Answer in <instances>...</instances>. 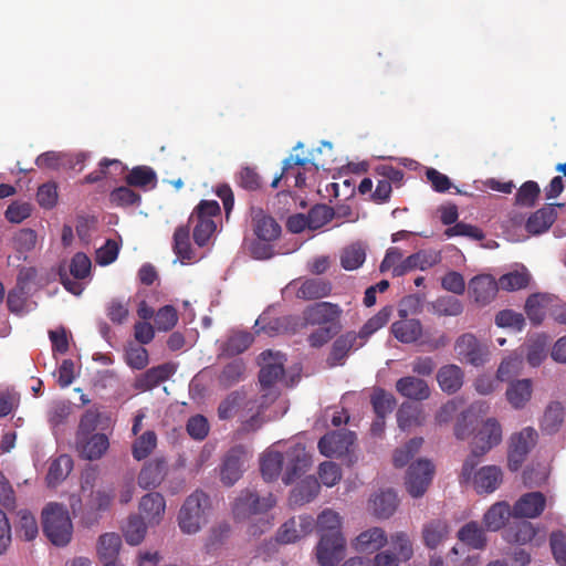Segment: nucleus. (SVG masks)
Listing matches in <instances>:
<instances>
[{"label":"nucleus","instance_id":"nucleus-25","mask_svg":"<svg viewBox=\"0 0 566 566\" xmlns=\"http://www.w3.org/2000/svg\"><path fill=\"white\" fill-rule=\"evenodd\" d=\"M396 390L402 397L421 401L430 397V388L426 380L415 376H406L397 380Z\"/></svg>","mask_w":566,"mask_h":566},{"label":"nucleus","instance_id":"nucleus-50","mask_svg":"<svg viewBox=\"0 0 566 566\" xmlns=\"http://www.w3.org/2000/svg\"><path fill=\"white\" fill-rule=\"evenodd\" d=\"M391 313L392 308L390 306H385L377 314L370 317L358 332L360 339L366 343L370 335H373L388 323Z\"/></svg>","mask_w":566,"mask_h":566},{"label":"nucleus","instance_id":"nucleus-61","mask_svg":"<svg viewBox=\"0 0 566 566\" xmlns=\"http://www.w3.org/2000/svg\"><path fill=\"white\" fill-rule=\"evenodd\" d=\"M541 189L536 181H525L515 195L516 205L533 207L539 196Z\"/></svg>","mask_w":566,"mask_h":566},{"label":"nucleus","instance_id":"nucleus-26","mask_svg":"<svg viewBox=\"0 0 566 566\" xmlns=\"http://www.w3.org/2000/svg\"><path fill=\"white\" fill-rule=\"evenodd\" d=\"M166 501L163 494L158 492H150L145 494L139 502V511L143 520H147L148 523L158 524L165 513Z\"/></svg>","mask_w":566,"mask_h":566},{"label":"nucleus","instance_id":"nucleus-10","mask_svg":"<svg viewBox=\"0 0 566 566\" xmlns=\"http://www.w3.org/2000/svg\"><path fill=\"white\" fill-rule=\"evenodd\" d=\"M356 434L349 430H336L324 434L318 441L319 452L327 457H342L350 451Z\"/></svg>","mask_w":566,"mask_h":566},{"label":"nucleus","instance_id":"nucleus-13","mask_svg":"<svg viewBox=\"0 0 566 566\" xmlns=\"http://www.w3.org/2000/svg\"><path fill=\"white\" fill-rule=\"evenodd\" d=\"M247 458L243 446H234L227 452L220 472L224 485L232 486L241 478Z\"/></svg>","mask_w":566,"mask_h":566},{"label":"nucleus","instance_id":"nucleus-38","mask_svg":"<svg viewBox=\"0 0 566 566\" xmlns=\"http://www.w3.org/2000/svg\"><path fill=\"white\" fill-rule=\"evenodd\" d=\"M505 395L513 408L521 409L532 397V381L530 379L511 381Z\"/></svg>","mask_w":566,"mask_h":566},{"label":"nucleus","instance_id":"nucleus-14","mask_svg":"<svg viewBox=\"0 0 566 566\" xmlns=\"http://www.w3.org/2000/svg\"><path fill=\"white\" fill-rule=\"evenodd\" d=\"M262 367L259 373V381L262 388H271L284 376V355L265 350L260 355Z\"/></svg>","mask_w":566,"mask_h":566},{"label":"nucleus","instance_id":"nucleus-28","mask_svg":"<svg viewBox=\"0 0 566 566\" xmlns=\"http://www.w3.org/2000/svg\"><path fill=\"white\" fill-rule=\"evenodd\" d=\"M502 478V470L499 467L485 465L474 474L473 484L478 493H491L499 488Z\"/></svg>","mask_w":566,"mask_h":566},{"label":"nucleus","instance_id":"nucleus-45","mask_svg":"<svg viewBox=\"0 0 566 566\" xmlns=\"http://www.w3.org/2000/svg\"><path fill=\"white\" fill-rule=\"evenodd\" d=\"M122 547V538L116 533H105L99 536L97 555L101 560L117 559Z\"/></svg>","mask_w":566,"mask_h":566},{"label":"nucleus","instance_id":"nucleus-41","mask_svg":"<svg viewBox=\"0 0 566 566\" xmlns=\"http://www.w3.org/2000/svg\"><path fill=\"white\" fill-rule=\"evenodd\" d=\"M548 301L547 294L544 293H533L526 298L524 310L533 325L537 326L544 321Z\"/></svg>","mask_w":566,"mask_h":566},{"label":"nucleus","instance_id":"nucleus-33","mask_svg":"<svg viewBox=\"0 0 566 566\" xmlns=\"http://www.w3.org/2000/svg\"><path fill=\"white\" fill-rule=\"evenodd\" d=\"M281 231V226L270 216L260 212L253 218V232L259 239L274 242L280 238Z\"/></svg>","mask_w":566,"mask_h":566},{"label":"nucleus","instance_id":"nucleus-55","mask_svg":"<svg viewBox=\"0 0 566 566\" xmlns=\"http://www.w3.org/2000/svg\"><path fill=\"white\" fill-rule=\"evenodd\" d=\"M140 200V195L130 189L129 186L117 187L109 193V201L116 207L138 206Z\"/></svg>","mask_w":566,"mask_h":566},{"label":"nucleus","instance_id":"nucleus-60","mask_svg":"<svg viewBox=\"0 0 566 566\" xmlns=\"http://www.w3.org/2000/svg\"><path fill=\"white\" fill-rule=\"evenodd\" d=\"M244 370L243 361L235 359L223 367L219 380L224 387H231L242 379Z\"/></svg>","mask_w":566,"mask_h":566},{"label":"nucleus","instance_id":"nucleus-32","mask_svg":"<svg viewBox=\"0 0 566 566\" xmlns=\"http://www.w3.org/2000/svg\"><path fill=\"white\" fill-rule=\"evenodd\" d=\"M458 539L473 549H483L486 546V536L483 527L475 521L465 523L457 534Z\"/></svg>","mask_w":566,"mask_h":566},{"label":"nucleus","instance_id":"nucleus-52","mask_svg":"<svg viewBox=\"0 0 566 566\" xmlns=\"http://www.w3.org/2000/svg\"><path fill=\"white\" fill-rule=\"evenodd\" d=\"M189 233L188 226L178 227L174 233V251L182 261H190L192 259Z\"/></svg>","mask_w":566,"mask_h":566},{"label":"nucleus","instance_id":"nucleus-21","mask_svg":"<svg viewBox=\"0 0 566 566\" xmlns=\"http://www.w3.org/2000/svg\"><path fill=\"white\" fill-rule=\"evenodd\" d=\"M545 506L546 499L543 493L530 492L516 501L512 514L515 517L535 518L543 513Z\"/></svg>","mask_w":566,"mask_h":566},{"label":"nucleus","instance_id":"nucleus-47","mask_svg":"<svg viewBox=\"0 0 566 566\" xmlns=\"http://www.w3.org/2000/svg\"><path fill=\"white\" fill-rule=\"evenodd\" d=\"M15 530L19 537L28 542L33 541L39 534L35 516L28 510H20Z\"/></svg>","mask_w":566,"mask_h":566},{"label":"nucleus","instance_id":"nucleus-54","mask_svg":"<svg viewBox=\"0 0 566 566\" xmlns=\"http://www.w3.org/2000/svg\"><path fill=\"white\" fill-rule=\"evenodd\" d=\"M231 527L228 523L223 522L213 526L207 537L205 547L207 553L212 554L218 551L229 538Z\"/></svg>","mask_w":566,"mask_h":566},{"label":"nucleus","instance_id":"nucleus-5","mask_svg":"<svg viewBox=\"0 0 566 566\" xmlns=\"http://www.w3.org/2000/svg\"><path fill=\"white\" fill-rule=\"evenodd\" d=\"M276 504L273 494L260 496L251 489L242 490L232 503L233 518L238 522L249 520L254 515L266 513Z\"/></svg>","mask_w":566,"mask_h":566},{"label":"nucleus","instance_id":"nucleus-17","mask_svg":"<svg viewBox=\"0 0 566 566\" xmlns=\"http://www.w3.org/2000/svg\"><path fill=\"white\" fill-rule=\"evenodd\" d=\"M364 340L360 339L358 333L347 332L339 337H337L331 348L327 363L329 366L334 367L337 365H343L345 358L348 356L350 350H356L364 346Z\"/></svg>","mask_w":566,"mask_h":566},{"label":"nucleus","instance_id":"nucleus-12","mask_svg":"<svg viewBox=\"0 0 566 566\" xmlns=\"http://www.w3.org/2000/svg\"><path fill=\"white\" fill-rule=\"evenodd\" d=\"M345 538L344 536H319L316 545V559L321 566H335L344 557Z\"/></svg>","mask_w":566,"mask_h":566},{"label":"nucleus","instance_id":"nucleus-42","mask_svg":"<svg viewBox=\"0 0 566 566\" xmlns=\"http://www.w3.org/2000/svg\"><path fill=\"white\" fill-rule=\"evenodd\" d=\"M318 482L315 479L307 478L292 490L290 502L293 505H303L311 502L318 494Z\"/></svg>","mask_w":566,"mask_h":566},{"label":"nucleus","instance_id":"nucleus-24","mask_svg":"<svg viewBox=\"0 0 566 566\" xmlns=\"http://www.w3.org/2000/svg\"><path fill=\"white\" fill-rule=\"evenodd\" d=\"M287 463L283 482L285 484L293 483L310 465V458L304 448L294 447L286 452Z\"/></svg>","mask_w":566,"mask_h":566},{"label":"nucleus","instance_id":"nucleus-8","mask_svg":"<svg viewBox=\"0 0 566 566\" xmlns=\"http://www.w3.org/2000/svg\"><path fill=\"white\" fill-rule=\"evenodd\" d=\"M434 473L432 463L428 460H418L412 463L406 475V489L412 497H421L431 483Z\"/></svg>","mask_w":566,"mask_h":566},{"label":"nucleus","instance_id":"nucleus-16","mask_svg":"<svg viewBox=\"0 0 566 566\" xmlns=\"http://www.w3.org/2000/svg\"><path fill=\"white\" fill-rule=\"evenodd\" d=\"M168 474V463L164 457H156L142 468L137 482L144 490H154L161 484Z\"/></svg>","mask_w":566,"mask_h":566},{"label":"nucleus","instance_id":"nucleus-22","mask_svg":"<svg viewBox=\"0 0 566 566\" xmlns=\"http://www.w3.org/2000/svg\"><path fill=\"white\" fill-rule=\"evenodd\" d=\"M296 286V297L311 301L326 297L332 292V284L324 279H305L293 282Z\"/></svg>","mask_w":566,"mask_h":566},{"label":"nucleus","instance_id":"nucleus-27","mask_svg":"<svg viewBox=\"0 0 566 566\" xmlns=\"http://www.w3.org/2000/svg\"><path fill=\"white\" fill-rule=\"evenodd\" d=\"M422 541L429 549H436L449 538L450 525L446 520H432L422 526Z\"/></svg>","mask_w":566,"mask_h":566},{"label":"nucleus","instance_id":"nucleus-1","mask_svg":"<svg viewBox=\"0 0 566 566\" xmlns=\"http://www.w3.org/2000/svg\"><path fill=\"white\" fill-rule=\"evenodd\" d=\"M502 440V428L496 419L489 418L478 434L474 437L471 454L465 459L460 480L469 482L472 479L473 471L479 464L480 458Z\"/></svg>","mask_w":566,"mask_h":566},{"label":"nucleus","instance_id":"nucleus-53","mask_svg":"<svg viewBox=\"0 0 566 566\" xmlns=\"http://www.w3.org/2000/svg\"><path fill=\"white\" fill-rule=\"evenodd\" d=\"M235 182L247 191H256L262 187V178L256 168L244 166L235 175Z\"/></svg>","mask_w":566,"mask_h":566},{"label":"nucleus","instance_id":"nucleus-40","mask_svg":"<svg viewBox=\"0 0 566 566\" xmlns=\"http://www.w3.org/2000/svg\"><path fill=\"white\" fill-rule=\"evenodd\" d=\"M564 407L558 401H552L545 409L541 420V429L545 433H556L564 422Z\"/></svg>","mask_w":566,"mask_h":566},{"label":"nucleus","instance_id":"nucleus-31","mask_svg":"<svg viewBox=\"0 0 566 566\" xmlns=\"http://www.w3.org/2000/svg\"><path fill=\"white\" fill-rule=\"evenodd\" d=\"M463 371L457 365L442 366L437 373V381L443 392H457L463 385Z\"/></svg>","mask_w":566,"mask_h":566},{"label":"nucleus","instance_id":"nucleus-29","mask_svg":"<svg viewBox=\"0 0 566 566\" xmlns=\"http://www.w3.org/2000/svg\"><path fill=\"white\" fill-rule=\"evenodd\" d=\"M85 155L78 154L75 158V163L71 159L67 154L60 151H45L39 155L35 159V165L42 169L57 170L61 167H74L75 165L83 164Z\"/></svg>","mask_w":566,"mask_h":566},{"label":"nucleus","instance_id":"nucleus-49","mask_svg":"<svg viewBox=\"0 0 566 566\" xmlns=\"http://www.w3.org/2000/svg\"><path fill=\"white\" fill-rule=\"evenodd\" d=\"M157 446L155 431L147 430L139 436L132 446L133 458L137 461L146 459Z\"/></svg>","mask_w":566,"mask_h":566},{"label":"nucleus","instance_id":"nucleus-34","mask_svg":"<svg viewBox=\"0 0 566 566\" xmlns=\"http://www.w3.org/2000/svg\"><path fill=\"white\" fill-rule=\"evenodd\" d=\"M398 497L392 490L381 491L371 499V510L378 518H388L397 510Z\"/></svg>","mask_w":566,"mask_h":566},{"label":"nucleus","instance_id":"nucleus-51","mask_svg":"<svg viewBox=\"0 0 566 566\" xmlns=\"http://www.w3.org/2000/svg\"><path fill=\"white\" fill-rule=\"evenodd\" d=\"M390 551H394L401 562H408L413 556L412 542L406 532H396L390 535Z\"/></svg>","mask_w":566,"mask_h":566},{"label":"nucleus","instance_id":"nucleus-6","mask_svg":"<svg viewBox=\"0 0 566 566\" xmlns=\"http://www.w3.org/2000/svg\"><path fill=\"white\" fill-rule=\"evenodd\" d=\"M537 437L536 430L532 427H526L511 437L507 453V465L511 471H517L522 467L535 447Z\"/></svg>","mask_w":566,"mask_h":566},{"label":"nucleus","instance_id":"nucleus-37","mask_svg":"<svg viewBox=\"0 0 566 566\" xmlns=\"http://www.w3.org/2000/svg\"><path fill=\"white\" fill-rule=\"evenodd\" d=\"M174 373L170 365L164 364L153 367L145 371L136 381V387L140 390H149L166 381Z\"/></svg>","mask_w":566,"mask_h":566},{"label":"nucleus","instance_id":"nucleus-58","mask_svg":"<svg viewBox=\"0 0 566 566\" xmlns=\"http://www.w3.org/2000/svg\"><path fill=\"white\" fill-rule=\"evenodd\" d=\"M370 402L376 416L387 417V415L394 410L397 401L391 394L384 389H376L371 396Z\"/></svg>","mask_w":566,"mask_h":566},{"label":"nucleus","instance_id":"nucleus-3","mask_svg":"<svg viewBox=\"0 0 566 566\" xmlns=\"http://www.w3.org/2000/svg\"><path fill=\"white\" fill-rule=\"evenodd\" d=\"M220 206L216 200H201L189 217L193 226L192 237L197 245L205 247L217 230L216 217L220 214Z\"/></svg>","mask_w":566,"mask_h":566},{"label":"nucleus","instance_id":"nucleus-43","mask_svg":"<svg viewBox=\"0 0 566 566\" xmlns=\"http://www.w3.org/2000/svg\"><path fill=\"white\" fill-rule=\"evenodd\" d=\"M317 532L319 536H343L342 518L339 514L333 510L326 509L317 516Z\"/></svg>","mask_w":566,"mask_h":566},{"label":"nucleus","instance_id":"nucleus-56","mask_svg":"<svg viewBox=\"0 0 566 566\" xmlns=\"http://www.w3.org/2000/svg\"><path fill=\"white\" fill-rule=\"evenodd\" d=\"M146 524L140 516H130L124 527V536L129 545H138L146 535Z\"/></svg>","mask_w":566,"mask_h":566},{"label":"nucleus","instance_id":"nucleus-30","mask_svg":"<svg viewBox=\"0 0 566 566\" xmlns=\"http://www.w3.org/2000/svg\"><path fill=\"white\" fill-rule=\"evenodd\" d=\"M391 333L401 343L410 344L422 336V325L416 318H402L391 325Z\"/></svg>","mask_w":566,"mask_h":566},{"label":"nucleus","instance_id":"nucleus-36","mask_svg":"<svg viewBox=\"0 0 566 566\" xmlns=\"http://www.w3.org/2000/svg\"><path fill=\"white\" fill-rule=\"evenodd\" d=\"M73 469V460L67 454H61L50 462L46 483L49 486H56L64 481Z\"/></svg>","mask_w":566,"mask_h":566},{"label":"nucleus","instance_id":"nucleus-15","mask_svg":"<svg viewBox=\"0 0 566 566\" xmlns=\"http://www.w3.org/2000/svg\"><path fill=\"white\" fill-rule=\"evenodd\" d=\"M441 261V254L437 251L420 250L394 268L392 275L396 277L402 276L413 270L424 271L438 264Z\"/></svg>","mask_w":566,"mask_h":566},{"label":"nucleus","instance_id":"nucleus-20","mask_svg":"<svg viewBox=\"0 0 566 566\" xmlns=\"http://www.w3.org/2000/svg\"><path fill=\"white\" fill-rule=\"evenodd\" d=\"M109 441L104 433H94L76 438V450L82 459L98 460L107 451Z\"/></svg>","mask_w":566,"mask_h":566},{"label":"nucleus","instance_id":"nucleus-57","mask_svg":"<svg viewBox=\"0 0 566 566\" xmlns=\"http://www.w3.org/2000/svg\"><path fill=\"white\" fill-rule=\"evenodd\" d=\"M253 342V337L248 332H238L232 334L223 345V352L229 356H235L247 350Z\"/></svg>","mask_w":566,"mask_h":566},{"label":"nucleus","instance_id":"nucleus-19","mask_svg":"<svg viewBox=\"0 0 566 566\" xmlns=\"http://www.w3.org/2000/svg\"><path fill=\"white\" fill-rule=\"evenodd\" d=\"M388 543L384 528L374 526L360 532L352 542L353 548L358 553L373 554L379 552Z\"/></svg>","mask_w":566,"mask_h":566},{"label":"nucleus","instance_id":"nucleus-62","mask_svg":"<svg viewBox=\"0 0 566 566\" xmlns=\"http://www.w3.org/2000/svg\"><path fill=\"white\" fill-rule=\"evenodd\" d=\"M523 359L517 356H509L499 366L496 377L501 381H511L522 369Z\"/></svg>","mask_w":566,"mask_h":566},{"label":"nucleus","instance_id":"nucleus-44","mask_svg":"<svg viewBox=\"0 0 566 566\" xmlns=\"http://www.w3.org/2000/svg\"><path fill=\"white\" fill-rule=\"evenodd\" d=\"M511 514L510 505L506 502H497L486 511L483 522L488 530L497 531L504 526Z\"/></svg>","mask_w":566,"mask_h":566},{"label":"nucleus","instance_id":"nucleus-35","mask_svg":"<svg viewBox=\"0 0 566 566\" xmlns=\"http://www.w3.org/2000/svg\"><path fill=\"white\" fill-rule=\"evenodd\" d=\"M125 181L129 187L154 189L157 186V174L149 166H136L126 175Z\"/></svg>","mask_w":566,"mask_h":566},{"label":"nucleus","instance_id":"nucleus-4","mask_svg":"<svg viewBox=\"0 0 566 566\" xmlns=\"http://www.w3.org/2000/svg\"><path fill=\"white\" fill-rule=\"evenodd\" d=\"M210 506L209 496L202 491H195L184 502L179 514L178 524L186 534H195L206 522L205 514Z\"/></svg>","mask_w":566,"mask_h":566},{"label":"nucleus","instance_id":"nucleus-7","mask_svg":"<svg viewBox=\"0 0 566 566\" xmlns=\"http://www.w3.org/2000/svg\"><path fill=\"white\" fill-rule=\"evenodd\" d=\"M343 310L338 304L331 302H318L307 306L303 312L306 325L319 327L340 326Z\"/></svg>","mask_w":566,"mask_h":566},{"label":"nucleus","instance_id":"nucleus-39","mask_svg":"<svg viewBox=\"0 0 566 566\" xmlns=\"http://www.w3.org/2000/svg\"><path fill=\"white\" fill-rule=\"evenodd\" d=\"M423 420L422 409L417 405L403 402L397 411V423L403 431L421 426Z\"/></svg>","mask_w":566,"mask_h":566},{"label":"nucleus","instance_id":"nucleus-2","mask_svg":"<svg viewBox=\"0 0 566 566\" xmlns=\"http://www.w3.org/2000/svg\"><path fill=\"white\" fill-rule=\"evenodd\" d=\"M42 531L49 542L56 547L66 546L73 535V524L67 510L57 503L48 504L41 514Z\"/></svg>","mask_w":566,"mask_h":566},{"label":"nucleus","instance_id":"nucleus-64","mask_svg":"<svg viewBox=\"0 0 566 566\" xmlns=\"http://www.w3.org/2000/svg\"><path fill=\"white\" fill-rule=\"evenodd\" d=\"M549 546L554 559L558 566H566V535L562 531L552 532L549 535Z\"/></svg>","mask_w":566,"mask_h":566},{"label":"nucleus","instance_id":"nucleus-63","mask_svg":"<svg viewBox=\"0 0 566 566\" xmlns=\"http://www.w3.org/2000/svg\"><path fill=\"white\" fill-rule=\"evenodd\" d=\"M495 324L499 327H506L521 332L525 326V318L522 313H517L512 310H502L495 316Z\"/></svg>","mask_w":566,"mask_h":566},{"label":"nucleus","instance_id":"nucleus-23","mask_svg":"<svg viewBox=\"0 0 566 566\" xmlns=\"http://www.w3.org/2000/svg\"><path fill=\"white\" fill-rule=\"evenodd\" d=\"M563 206V203H549L532 213L525 224L527 232L532 234H541L547 231L557 218L556 208Z\"/></svg>","mask_w":566,"mask_h":566},{"label":"nucleus","instance_id":"nucleus-48","mask_svg":"<svg viewBox=\"0 0 566 566\" xmlns=\"http://www.w3.org/2000/svg\"><path fill=\"white\" fill-rule=\"evenodd\" d=\"M531 281L530 273L523 269L522 271H513L500 276L497 281L499 289L507 292L518 291L528 286Z\"/></svg>","mask_w":566,"mask_h":566},{"label":"nucleus","instance_id":"nucleus-9","mask_svg":"<svg viewBox=\"0 0 566 566\" xmlns=\"http://www.w3.org/2000/svg\"><path fill=\"white\" fill-rule=\"evenodd\" d=\"M454 350L460 360L475 367L484 365L489 355L488 346L470 333L463 334L457 339Z\"/></svg>","mask_w":566,"mask_h":566},{"label":"nucleus","instance_id":"nucleus-11","mask_svg":"<svg viewBox=\"0 0 566 566\" xmlns=\"http://www.w3.org/2000/svg\"><path fill=\"white\" fill-rule=\"evenodd\" d=\"M314 518L310 515H300L289 518L276 533V541L281 544H291L312 533Z\"/></svg>","mask_w":566,"mask_h":566},{"label":"nucleus","instance_id":"nucleus-59","mask_svg":"<svg viewBox=\"0 0 566 566\" xmlns=\"http://www.w3.org/2000/svg\"><path fill=\"white\" fill-rule=\"evenodd\" d=\"M365 259V250L358 244H353L343 251L340 264L345 270L353 271L361 266Z\"/></svg>","mask_w":566,"mask_h":566},{"label":"nucleus","instance_id":"nucleus-18","mask_svg":"<svg viewBox=\"0 0 566 566\" xmlns=\"http://www.w3.org/2000/svg\"><path fill=\"white\" fill-rule=\"evenodd\" d=\"M499 291L497 281L490 274H480L469 282V294L479 305L491 303Z\"/></svg>","mask_w":566,"mask_h":566},{"label":"nucleus","instance_id":"nucleus-46","mask_svg":"<svg viewBox=\"0 0 566 566\" xmlns=\"http://www.w3.org/2000/svg\"><path fill=\"white\" fill-rule=\"evenodd\" d=\"M284 457L279 451H268L261 458L260 470L265 481L277 479L282 471Z\"/></svg>","mask_w":566,"mask_h":566}]
</instances>
